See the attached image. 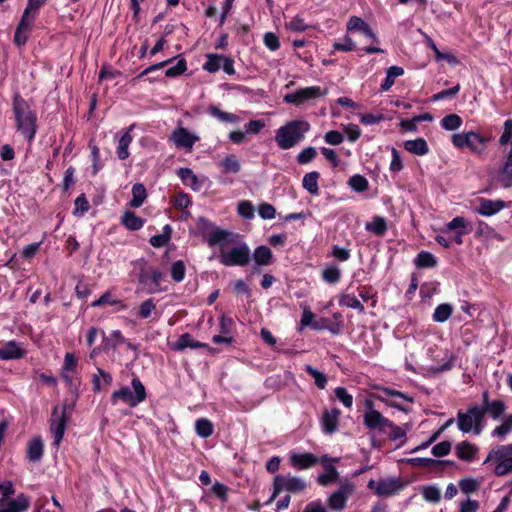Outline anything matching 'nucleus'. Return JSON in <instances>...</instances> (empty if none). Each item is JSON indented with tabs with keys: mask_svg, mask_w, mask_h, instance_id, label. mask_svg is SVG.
<instances>
[{
	"mask_svg": "<svg viewBox=\"0 0 512 512\" xmlns=\"http://www.w3.org/2000/svg\"><path fill=\"white\" fill-rule=\"evenodd\" d=\"M13 112L17 131H19L25 139L31 142L37 131V116L31 109L30 105L20 96L15 95L13 99Z\"/></svg>",
	"mask_w": 512,
	"mask_h": 512,
	"instance_id": "f257e3e1",
	"label": "nucleus"
},
{
	"mask_svg": "<svg viewBox=\"0 0 512 512\" xmlns=\"http://www.w3.org/2000/svg\"><path fill=\"white\" fill-rule=\"evenodd\" d=\"M310 130V124L305 120H294L276 130L275 141L279 148L288 150L300 143Z\"/></svg>",
	"mask_w": 512,
	"mask_h": 512,
	"instance_id": "f03ea898",
	"label": "nucleus"
},
{
	"mask_svg": "<svg viewBox=\"0 0 512 512\" xmlns=\"http://www.w3.org/2000/svg\"><path fill=\"white\" fill-rule=\"evenodd\" d=\"M146 397L145 386L139 378L134 377L131 381V388L124 386L112 393L111 403L117 405L119 402H122L130 407H136L138 404L145 401Z\"/></svg>",
	"mask_w": 512,
	"mask_h": 512,
	"instance_id": "7ed1b4c3",
	"label": "nucleus"
},
{
	"mask_svg": "<svg viewBox=\"0 0 512 512\" xmlns=\"http://www.w3.org/2000/svg\"><path fill=\"white\" fill-rule=\"evenodd\" d=\"M491 461L496 463L494 473L497 476H505L512 473V443L500 445L488 453L484 464Z\"/></svg>",
	"mask_w": 512,
	"mask_h": 512,
	"instance_id": "20e7f679",
	"label": "nucleus"
},
{
	"mask_svg": "<svg viewBox=\"0 0 512 512\" xmlns=\"http://www.w3.org/2000/svg\"><path fill=\"white\" fill-rule=\"evenodd\" d=\"M485 417V409L482 406H473L466 412L459 411L457 414L458 428L464 432H474L479 435L482 431V421Z\"/></svg>",
	"mask_w": 512,
	"mask_h": 512,
	"instance_id": "39448f33",
	"label": "nucleus"
},
{
	"mask_svg": "<svg viewBox=\"0 0 512 512\" xmlns=\"http://www.w3.org/2000/svg\"><path fill=\"white\" fill-rule=\"evenodd\" d=\"M307 487V482L298 476L278 474L273 480V492L267 504H271L283 491L289 493H301Z\"/></svg>",
	"mask_w": 512,
	"mask_h": 512,
	"instance_id": "423d86ee",
	"label": "nucleus"
},
{
	"mask_svg": "<svg viewBox=\"0 0 512 512\" xmlns=\"http://www.w3.org/2000/svg\"><path fill=\"white\" fill-rule=\"evenodd\" d=\"M140 268L138 281L147 294H155L163 291L161 282L163 280V273L156 269H147L146 263L143 259L136 262Z\"/></svg>",
	"mask_w": 512,
	"mask_h": 512,
	"instance_id": "0eeeda50",
	"label": "nucleus"
},
{
	"mask_svg": "<svg viewBox=\"0 0 512 512\" xmlns=\"http://www.w3.org/2000/svg\"><path fill=\"white\" fill-rule=\"evenodd\" d=\"M251 252L244 242L232 247L230 250H222L219 259L225 266H246L250 262Z\"/></svg>",
	"mask_w": 512,
	"mask_h": 512,
	"instance_id": "6e6552de",
	"label": "nucleus"
},
{
	"mask_svg": "<svg viewBox=\"0 0 512 512\" xmlns=\"http://www.w3.org/2000/svg\"><path fill=\"white\" fill-rule=\"evenodd\" d=\"M453 145L457 148H468L471 152L480 154L486 147L485 139L478 133L470 131L455 133L451 137Z\"/></svg>",
	"mask_w": 512,
	"mask_h": 512,
	"instance_id": "1a4fd4ad",
	"label": "nucleus"
},
{
	"mask_svg": "<svg viewBox=\"0 0 512 512\" xmlns=\"http://www.w3.org/2000/svg\"><path fill=\"white\" fill-rule=\"evenodd\" d=\"M327 94L328 89L326 88L322 89L320 86H310L306 88H300L292 93L286 94L283 100L286 103L299 107L307 102L313 101Z\"/></svg>",
	"mask_w": 512,
	"mask_h": 512,
	"instance_id": "9d476101",
	"label": "nucleus"
},
{
	"mask_svg": "<svg viewBox=\"0 0 512 512\" xmlns=\"http://www.w3.org/2000/svg\"><path fill=\"white\" fill-rule=\"evenodd\" d=\"M355 492V485L352 482L346 481L334 491L328 498L327 503L331 510L341 512L347 506L348 499Z\"/></svg>",
	"mask_w": 512,
	"mask_h": 512,
	"instance_id": "9b49d317",
	"label": "nucleus"
},
{
	"mask_svg": "<svg viewBox=\"0 0 512 512\" xmlns=\"http://www.w3.org/2000/svg\"><path fill=\"white\" fill-rule=\"evenodd\" d=\"M367 410L363 415L364 425L372 430L379 432H387V426L390 425V420L384 417L379 411L373 408L372 402H366Z\"/></svg>",
	"mask_w": 512,
	"mask_h": 512,
	"instance_id": "f8f14e48",
	"label": "nucleus"
},
{
	"mask_svg": "<svg viewBox=\"0 0 512 512\" xmlns=\"http://www.w3.org/2000/svg\"><path fill=\"white\" fill-rule=\"evenodd\" d=\"M170 140L176 148L191 152L195 143L200 140V137L195 133L189 132L186 128L177 127L172 132Z\"/></svg>",
	"mask_w": 512,
	"mask_h": 512,
	"instance_id": "ddd939ff",
	"label": "nucleus"
},
{
	"mask_svg": "<svg viewBox=\"0 0 512 512\" xmlns=\"http://www.w3.org/2000/svg\"><path fill=\"white\" fill-rule=\"evenodd\" d=\"M67 424V417L65 415V408L59 412L58 407H55L52 412L50 431L53 435V444L58 446L63 439Z\"/></svg>",
	"mask_w": 512,
	"mask_h": 512,
	"instance_id": "4468645a",
	"label": "nucleus"
},
{
	"mask_svg": "<svg viewBox=\"0 0 512 512\" xmlns=\"http://www.w3.org/2000/svg\"><path fill=\"white\" fill-rule=\"evenodd\" d=\"M506 206V203L500 199L479 198L475 212L481 216L490 217L503 210Z\"/></svg>",
	"mask_w": 512,
	"mask_h": 512,
	"instance_id": "2eb2a0df",
	"label": "nucleus"
},
{
	"mask_svg": "<svg viewBox=\"0 0 512 512\" xmlns=\"http://www.w3.org/2000/svg\"><path fill=\"white\" fill-rule=\"evenodd\" d=\"M34 19V15H29L25 12L23 13L14 35V41L18 46L24 45L26 43Z\"/></svg>",
	"mask_w": 512,
	"mask_h": 512,
	"instance_id": "dca6fc26",
	"label": "nucleus"
},
{
	"mask_svg": "<svg viewBox=\"0 0 512 512\" xmlns=\"http://www.w3.org/2000/svg\"><path fill=\"white\" fill-rule=\"evenodd\" d=\"M230 236V232L220 228H213L212 230L204 233V238L208 242L209 246L218 245L220 246L221 251L228 243L231 242Z\"/></svg>",
	"mask_w": 512,
	"mask_h": 512,
	"instance_id": "f3484780",
	"label": "nucleus"
},
{
	"mask_svg": "<svg viewBox=\"0 0 512 512\" xmlns=\"http://www.w3.org/2000/svg\"><path fill=\"white\" fill-rule=\"evenodd\" d=\"M346 28L348 31H360L373 42L378 43L376 34L372 31L369 25L358 16H351L347 21Z\"/></svg>",
	"mask_w": 512,
	"mask_h": 512,
	"instance_id": "a211bd4d",
	"label": "nucleus"
},
{
	"mask_svg": "<svg viewBox=\"0 0 512 512\" xmlns=\"http://www.w3.org/2000/svg\"><path fill=\"white\" fill-rule=\"evenodd\" d=\"M290 462L295 468L303 470L314 466L318 459L311 453L293 452L290 454Z\"/></svg>",
	"mask_w": 512,
	"mask_h": 512,
	"instance_id": "6ab92c4d",
	"label": "nucleus"
},
{
	"mask_svg": "<svg viewBox=\"0 0 512 512\" xmlns=\"http://www.w3.org/2000/svg\"><path fill=\"white\" fill-rule=\"evenodd\" d=\"M402 485L397 479H384L378 481L376 485V494L381 497H389L396 494Z\"/></svg>",
	"mask_w": 512,
	"mask_h": 512,
	"instance_id": "aec40b11",
	"label": "nucleus"
},
{
	"mask_svg": "<svg viewBox=\"0 0 512 512\" xmlns=\"http://www.w3.org/2000/svg\"><path fill=\"white\" fill-rule=\"evenodd\" d=\"M340 411L338 409L327 410L322 416V429L326 434H332L337 430Z\"/></svg>",
	"mask_w": 512,
	"mask_h": 512,
	"instance_id": "412c9836",
	"label": "nucleus"
},
{
	"mask_svg": "<svg viewBox=\"0 0 512 512\" xmlns=\"http://www.w3.org/2000/svg\"><path fill=\"white\" fill-rule=\"evenodd\" d=\"M133 128H134V125H131L128 128H126L123 131L122 135L118 139L116 153H117L118 158L121 160L127 159L130 155L128 148L133 140V137L131 135Z\"/></svg>",
	"mask_w": 512,
	"mask_h": 512,
	"instance_id": "4be33fe9",
	"label": "nucleus"
},
{
	"mask_svg": "<svg viewBox=\"0 0 512 512\" xmlns=\"http://www.w3.org/2000/svg\"><path fill=\"white\" fill-rule=\"evenodd\" d=\"M30 506L29 498L24 494H19L15 499L9 500L0 512H25Z\"/></svg>",
	"mask_w": 512,
	"mask_h": 512,
	"instance_id": "5701e85b",
	"label": "nucleus"
},
{
	"mask_svg": "<svg viewBox=\"0 0 512 512\" xmlns=\"http://www.w3.org/2000/svg\"><path fill=\"white\" fill-rule=\"evenodd\" d=\"M207 344L196 341L193 339V337L189 333L182 334L179 339L172 343L171 348L174 351H182L186 348H207Z\"/></svg>",
	"mask_w": 512,
	"mask_h": 512,
	"instance_id": "b1692460",
	"label": "nucleus"
},
{
	"mask_svg": "<svg viewBox=\"0 0 512 512\" xmlns=\"http://www.w3.org/2000/svg\"><path fill=\"white\" fill-rule=\"evenodd\" d=\"M207 112L211 117L217 119L219 122L222 123L236 124L241 121L240 116L223 111L216 105H210L207 108Z\"/></svg>",
	"mask_w": 512,
	"mask_h": 512,
	"instance_id": "393cba45",
	"label": "nucleus"
},
{
	"mask_svg": "<svg viewBox=\"0 0 512 512\" xmlns=\"http://www.w3.org/2000/svg\"><path fill=\"white\" fill-rule=\"evenodd\" d=\"M24 355V350L15 341H9L0 347V359H19Z\"/></svg>",
	"mask_w": 512,
	"mask_h": 512,
	"instance_id": "a878e982",
	"label": "nucleus"
},
{
	"mask_svg": "<svg viewBox=\"0 0 512 512\" xmlns=\"http://www.w3.org/2000/svg\"><path fill=\"white\" fill-rule=\"evenodd\" d=\"M404 148L408 152L418 156H424L429 152L428 144L424 138L407 140L404 142Z\"/></svg>",
	"mask_w": 512,
	"mask_h": 512,
	"instance_id": "bb28decb",
	"label": "nucleus"
},
{
	"mask_svg": "<svg viewBox=\"0 0 512 512\" xmlns=\"http://www.w3.org/2000/svg\"><path fill=\"white\" fill-rule=\"evenodd\" d=\"M43 441L40 437L33 438L27 447V457L32 462H38L43 456Z\"/></svg>",
	"mask_w": 512,
	"mask_h": 512,
	"instance_id": "cd10ccee",
	"label": "nucleus"
},
{
	"mask_svg": "<svg viewBox=\"0 0 512 512\" xmlns=\"http://www.w3.org/2000/svg\"><path fill=\"white\" fill-rule=\"evenodd\" d=\"M455 450L458 458L465 461H472L475 458L478 448L467 441H463L456 446Z\"/></svg>",
	"mask_w": 512,
	"mask_h": 512,
	"instance_id": "c85d7f7f",
	"label": "nucleus"
},
{
	"mask_svg": "<svg viewBox=\"0 0 512 512\" xmlns=\"http://www.w3.org/2000/svg\"><path fill=\"white\" fill-rule=\"evenodd\" d=\"M253 258L255 260L256 265L267 266L272 263L273 254L269 247L261 245L255 249L253 253Z\"/></svg>",
	"mask_w": 512,
	"mask_h": 512,
	"instance_id": "c756f323",
	"label": "nucleus"
},
{
	"mask_svg": "<svg viewBox=\"0 0 512 512\" xmlns=\"http://www.w3.org/2000/svg\"><path fill=\"white\" fill-rule=\"evenodd\" d=\"M483 398L485 402V413L488 412L491 417H493L494 419H498L505 411L504 403L500 400L489 402L487 392L483 394Z\"/></svg>",
	"mask_w": 512,
	"mask_h": 512,
	"instance_id": "7c9ffc66",
	"label": "nucleus"
},
{
	"mask_svg": "<svg viewBox=\"0 0 512 512\" xmlns=\"http://www.w3.org/2000/svg\"><path fill=\"white\" fill-rule=\"evenodd\" d=\"M181 181L186 185L197 191L200 189V184L197 176L190 168H180L177 172Z\"/></svg>",
	"mask_w": 512,
	"mask_h": 512,
	"instance_id": "2f4dec72",
	"label": "nucleus"
},
{
	"mask_svg": "<svg viewBox=\"0 0 512 512\" xmlns=\"http://www.w3.org/2000/svg\"><path fill=\"white\" fill-rule=\"evenodd\" d=\"M219 166L222 169V172L225 174H237L241 165L237 157L233 154L227 155L220 163Z\"/></svg>",
	"mask_w": 512,
	"mask_h": 512,
	"instance_id": "473e14b6",
	"label": "nucleus"
},
{
	"mask_svg": "<svg viewBox=\"0 0 512 512\" xmlns=\"http://www.w3.org/2000/svg\"><path fill=\"white\" fill-rule=\"evenodd\" d=\"M121 223L131 231L139 230L144 225V220L131 211H126L121 217Z\"/></svg>",
	"mask_w": 512,
	"mask_h": 512,
	"instance_id": "72a5a7b5",
	"label": "nucleus"
},
{
	"mask_svg": "<svg viewBox=\"0 0 512 512\" xmlns=\"http://www.w3.org/2000/svg\"><path fill=\"white\" fill-rule=\"evenodd\" d=\"M320 175L318 172L313 171L304 175L302 184L303 187L312 195L319 194L318 179Z\"/></svg>",
	"mask_w": 512,
	"mask_h": 512,
	"instance_id": "f704fd0d",
	"label": "nucleus"
},
{
	"mask_svg": "<svg viewBox=\"0 0 512 512\" xmlns=\"http://www.w3.org/2000/svg\"><path fill=\"white\" fill-rule=\"evenodd\" d=\"M147 197V192L143 184L136 183L132 187V198L129 202L133 208L140 207Z\"/></svg>",
	"mask_w": 512,
	"mask_h": 512,
	"instance_id": "c9c22d12",
	"label": "nucleus"
},
{
	"mask_svg": "<svg viewBox=\"0 0 512 512\" xmlns=\"http://www.w3.org/2000/svg\"><path fill=\"white\" fill-rule=\"evenodd\" d=\"M404 74V70L399 66H391L387 69L386 77L381 84V89L383 91H388L394 84L395 79Z\"/></svg>",
	"mask_w": 512,
	"mask_h": 512,
	"instance_id": "e433bc0d",
	"label": "nucleus"
},
{
	"mask_svg": "<svg viewBox=\"0 0 512 512\" xmlns=\"http://www.w3.org/2000/svg\"><path fill=\"white\" fill-rule=\"evenodd\" d=\"M102 305H117L118 310L126 309V305L121 300L114 298L110 292H105L99 299L92 303V307H99Z\"/></svg>",
	"mask_w": 512,
	"mask_h": 512,
	"instance_id": "4c0bfd02",
	"label": "nucleus"
},
{
	"mask_svg": "<svg viewBox=\"0 0 512 512\" xmlns=\"http://www.w3.org/2000/svg\"><path fill=\"white\" fill-rule=\"evenodd\" d=\"M171 233L172 228L170 227V225H165L163 227V232L161 234L152 236L149 242L155 248L163 247L169 242L171 238Z\"/></svg>",
	"mask_w": 512,
	"mask_h": 512,
	"instance_id": "58836bf2",
	"label": "nucleus"
},
{
	"mask_svg": "<svg viewBox=\"0 0 512 512\" xmlns=\"http://www.w3.org/2000/svg\"><path fill=\"white\" fill-rule=\"evenodd\" d=\"M415 265L419 268H432L437 264V259L429 252L421 251L414 260Z\"/></svg>",
	"mask_w": 512,
	"mask_h": 512,
	"instance_id": "ea45409f",
	"label": "nucleus"
},
{
	"mask_svg": "<svg viewBox=\"0 0 512 512\" xmlns=\"http://www.w3.org/2000/svg\"><path fill=\"white\" fill-rule=\"evenodd\" d=\"M195 430L200 437L208 438L213 434L214 426L208 419L200 418L195 423Z\"/></svg>",
	"mask_w": 512,
	"mask_h": 512,
	"instance_id": "a19ab883",
	"label": "nucleus"
},
{
	"mask_svg": "<svg viewBox=\"0 0 512 512\" xmlns=\"http://www.w3.org/2000/svg\"><path fill=\"white\" fill-rule=\"evenodd\" d=\"M325 470V473L320 474L317 477V482L322 486H329L338 479L339 474L336 468L332 465H327Z\"/></svg>",
	"mask_w": 512,
	"mask_h": 512,
	"instance_id": "79ce46f5",
	"label": "nucleus"
},
{
	"mask_svg": "<svg viewBox=\"0 0 512 512\" xmlns=\"http://www.w3.org/2000/svg\"><path fill=\"white\" fill-rule=\"evenodd\" d=\"M512 432V415L507 416L503 422L492 431V436L504 440Z\"/></svg>",
	"mask_w": 512,
	"mask_h": 512,
	"instance_id": "37998d69",
	"label": "nucleus"
},
{
	"mask_svg": "<svg viewBox=\"0 0 512 512\" xmlns=\"http://www.w3.org/2000/svg\"><path fill=\"white\" fill-rule=\"evenodd\" d=\"M453 311V307L448 303L440 304L436 307L433 313V320L435 322L443 323L447 321Z\"/></svg>",
	"mask_w": 512,
	"mask_h": 512,
	"instance_id": "c03bdc74",
	"label": "nucleus"
},
{
	"mask_svg": "<svg viewBox=\"0 0 512 512\" xmlns=\"http://www.w3.org/2000/svg\"><path fill=\"white\" fill-rule=\"evenodd\" d=\"M365 228L378 236H382L387 230V225L383 217L377 216L371 222L366 223Z\"/></svg>",
	"mask_w": 512,
	"mask_h": 512,
	"instance_id": "a18cd8bd",
	"label": "nucleus"
},
{
	"mask_svg": "<svg viewBox=\"0 0 512 512\" xmlns=\"http://www.w3.org/2000/svg\"><path fill=\"white\" fill-rule=\"evenodd\" d=\"M348 185L353 191L358 193L366 191L369 187L368 180L360 174L353 175L349 179Z\"/></svg>",
	"mask_w": 512,
	"mask_h": 512,
	"instance_id": "49530a36",
	"label": "nucleus"
},
{
	"mask_svg": "<svg viewBox=\"0 0 512 512\" xmlns=\"http://www.w3.org/2000/svg\"><path fill=\"white\" fill-rule=\"evenodd\" d=\"M339 304L341 306H346L348 308H352V309H356L358 310L360 313H363L364 312V306L363 304L360 302V300L354 296V295H350V294H345V295H342L339 299Z\"/></svg>",
	"mask_w": 512,
	"mask_h": 512,
	"instance_id": "de8ad7c7",
	"label": "nucleus"
},
{
	"mask_svg": "<svg viewBox=\"0 0 512 512\" xmlns=\"http://www.w3.org/2000/svg\"><path fill=\"white\" fill-rule=\"evenodd\" d=\"M223 61V56L218 54H208L207 61L204 63V70L215 73L221 69V62Z\"/></svg>",
	"mask_w": 512,
	"mask_h": 512,
	"instance_id": "09e8293b",
	"label": "nucleus"
},
{
	"mask_svg": "<svg viewBox=\"0 0 512 512\" xmlns=\"http://www.w3.org/2000/svg\"><path fill=\"white\" fill-rule=\"evenodd\" d=\"M462 119L457 114H449L441 120V126L445 130L454 131L462 125Z\"/></svg>",
	"mask_w": 512,
	"mask_h": 512,
	"instance_id": "8fccbe9b",
	"label": "nucleus"
},
{
	"mask_svg": "<svg viewBox=\"0 0 512 512\" xmlns=\"http://www.w3.org/2000/svg\"><path fill=\"white\" fill-rule=\"evenodd\" d=\"M476 235L482 236V237H485L488 239H500L501 238L494 228H492L491 226H489L487 223H485L483 221H479L477 223Z\"/></svg>",
	"mask_w": 512,
	"mask_h": 512,
	"instance_id": "3c124183",
	"label": "nucleus"
},
{
	"mask_svg": "<svg viewBox=\"0 0 512 512\" xmlns=\"http://www.w3.org/2000/svg\"><path fill=\"white\" fill-rule=\"evenodd\" d=\"M305 370L314 379L315 384L318 388H320V389L325 388L326 383H327V378L322 372L318 371L311 365H306Z\"/></svg>",
	"mask_w": 512,
	"mask_h": 512,
	"instance_id": "603ef678",
	"label": "nucleus"
},
{
	"mask_svg": "<svg viewBox=\"0 0 512 512\" xmlns=\"http://www.w3.org/2000/svg\"><path fill=\"white\" fill-rule=\"evenodd\" d=\"M479 486V482L474 478H463L459 481V488L465 494L476 492Z\"/></svg>",
	"mask_w": 512,
	"mask_h": 512,
	"instance_id": "864d4df0",
	"label": "nucleus"
},
{
	"mask_svg": "<svg viewBox=\"0 0 512 512\" xmlns=\"http://www.w3.org/2000/svg\"><path fill=\"white\" fill-rule=\"evenodd\" d=\"M74 205H75V208H74L73 214L75 216H83L86 212H88V210L90 208L89 202L86 199L84 194H81L80 196H78L75 199Z\"/></svg>",
	"mask_w": 512,
	"mask_h": 512,
	"instance_id": "5fc2aeb1",
	"label": "nucleus"
},
{
	"mask_svg": "<svg viewBox=\"0 0 512 512\" xmlns=\"http://www.w3.org/2000/svg\"><path fill=\"white\" fill-rule=\"evenodd\" d=\"M341 272L336 266H330L323 270L322 278L328 283H337L340 280Z\"/></svg>",
	"mask_w": 512,
	"mask_h": 512,
	"instance_id": "6e6d98bb",
	"label": "nucleus"
},
{
	"mask_svg": "<svg viewBox=\"0 0 512 512\" xmlns=\"http://www.w3.org/2000/svg\"><path fill=\"white\" fill-rule=\"evenodd\" d=\"M107 345L115 349L121 344L127 343L130 346V343H128L121 333L120 330H114L110 333L109 337L105 338Z\"/></svg>",
	"mask_w": 512,
	"mask_h": 512,
	"instance_id": "4d7b16f0",
	"label": "nucleus"
},
{
	"mask_svg": "<svg viewBox=\"0 0 512 512\" xmlns=\"http://www.w3.org/2000/svg\"><path fill=\"white\" fill-rule=\"evenodd\" d=\"M237 211L239 215L245 219H252L254 217V206L250 201L243 200L238 203Z\"/></svg>",
	"mask_w": 512,
	"mask_h": 512,
	"instance_id": "13d9d810",
	"label": "nucleus"
},
{
	"mask_svg": "<svg viewBox=\"0 0 512 512\" xmlns=\"http://www.w3.org/2000/svg\"><path fill=\"white\" fill-rule=\"evenodd\" d=\"M317 155L314 147H306L297 155V162L301 165L311 162Z\"/></svg>",
	"mask_w": 512,
	"mask_h": 512,
	"instance_id": "bf43d9fd",
	"label": "nucleus"
},
{
	"mask_svg": "<svg viewBox=\"0 0 512 512\" xmlns=\"http://www.w3.org/2000/svg\"><path fill=\"white\" fill-rule=\"evenodd\" d=\"M423 498L427 502L438 503L441 499L440 490L436 486H427L423 489Z\"/></svg>",
	"mask_w": 512,
	"mask_h": 512,
	"instance_id": "052dcab7",
	"label": "nucleus"
},
{
	"mask_svg": "<svg viewBox=\"0 0 512 512\" xmlns=\"http://www.w3.org/2000/svg\"><path fill=\"white\" fill-rule=\"evenodd\" d=\"M186 70H187V65H186L185 59H179L178 62L174 66L169 67L165 71V75L167 77L173 78V77H177V76L183 74Z\"/></svg>",
	"mask_w": 512,
	"mask_h": 512,
	"instance_id": "680f3d73",
	"label": "nucleus"
},
{
	"mask_svg": "<svg viewBox=\"0 0 512 512\" xmlns=\"http://www.w3.org/2000/svg\"><path fill=\"white\" fill-rule=\"evenodd\" d=\"M171 277L175 282H181L185 277V265L182 261H176L171 266Z\"/></svg>",
	"mask_w": 512,
	"mask_h": 512,
	"instance_id": "e2e57ef3",
	"label": "nucleus"
},
{
	"mask_svg": "<svg viewBox=\"0 0 512 512\" xmlns=\"http://www.w3.org/2000/svg\"><path fill=\"white\" fill-rule=\"evenodd\" d=\"M156 309V304L153 299H147L140 304L138 317L140 318H148L151 316L152 312Z\"/></svg>",
	"mask_w": 512,
	"mask_h": 512,
	"instance_id": "0e129e2a",
	"label": "nucleus"
},
{
	"mask_svg": "<svg viewBox=\"0 0 512 512\" xmlns=\"http://www.w3.org/2000/svg\"><path fill=\"white\" fill-rule=\"evenodd\" d=\"M258 214L264 220H271L276 216V209L269 203H262L258 206Z\"/></svg>",
	"mask_w": 512,
	"mask_h": 512,
	"instance_id": "69168bd1",
	"label": "nucleus"
},
{
	"mask_svg": "<svg viewBox=\"0 0 512 512\" xmlns=\"http://www.w3.org/2000/svg\"><path fill=\"white\" fill-rule=\"evenodd\" d=\"M512 142V119H508L504 122L503 132L499 138L501 145H506Z\"/></svg>",
	"mask_w": 512,
	"mask_h": 512,
	"instance_id": "338daca9",
	"label": "nucleus"
},
{
	"mask_svg": "<svg viewBox=\"0 0 512 512\" xmlns=\"http://www.w3.org/2000/svg\"><path fill=\"white\" fill-rule=\"evenodd\" d=\"M512 176V144L506 161L501 170L502 184Z\"/></svg>",
	"mask_w": 512,
	"mask_h": 512,
	"instance_id": "774afa93",
	"label": "nucleus"
}]
</instances>
